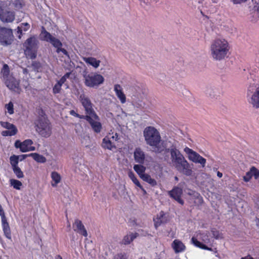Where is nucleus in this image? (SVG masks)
<instances>
[{"instance_id": "1", "label": "nucleus", "mask_w": 259, "mask_h": 259, "mask_svg": "<svg viewBox=\"0 0 259 259\" xmlns=\"http://www.w3.org/2000/svg\"><path fill=\"white\" fill-rule=\"evenodd\" d=\"M165 151L170 153L171 163L178 171L187 176L191 175L192 170L190 164L176 148L175 143H171L169 148L165 149Z\"/></svg>"}, {"instance_id": "2", "label": "nucleus", "mask_w": 259, "mask_h": 259, "mask_svg": "<svg viewBox=\"0 0 259 259\" xmlns=\"http://www.w3.org/2000/svg\"><path fill=\"white\" fill-rule=\"evenodd\" d=\"M144 137L147 144L154 148V151L156 153H161L165 149V146L160 144L161 142V136L159 132L153 126H148L144 131Z\"/></svg>"}, {"instance_id": "3", "label": "nucleus", "mask_w": 259, "mask_h": 259, "mask_svg": "<svg viewBox=\"0 0 259 259\" xmlns=\"http://www.w3.org/2000/svg\"><path fill=\"white\" fill-rule=\"evenodd\" d=\"M229 50V44L225 39H216L210 46L211 55L215 60L224 59L227 56Z\"/></svg>"}, {"instance_id": "4", "label": "nucleus", "mask_w": 259, "mask_h": 259, "mask_svg": "<svg viewBox=\"0 0 259 259\" xmlns=\"http://www.w3.org/2000/svg\"><path fill=\"white\" fill-rule=\"evenodd\" d=\"M1 74V78L8 88L18 93H20L19 81L10 73L9 67L7 64H5L3 65Z\"/></svg>"}, {"instance_id": "5", "label": "nucleus", "mask_w": 259, "mask_h": 259, "mask_svg": "<svg viewBox=\"0 0 259 259\" xmlns=\"http://www.w3.org/2000/svg\"><path fill=\"white\" fill-rule=\"evenodd\" d=\"M41 40L50 42L56 49L57 54L62 53L64 55L70 58L68 52L64 48H62L63 44L57 38L53 36L50 32H48L44 27H42L41 33L39 35Z\"/></svg>"}, {"instance_id": "6", "label": "nucleus", "mask_w": 259, "mask_h": 259, "mask_svg": "<svg viewBox=\"0 0 259 259\" xmlns=\"http://www.w3.org/2000/svg\"><path fill=\"white\" fill-rule=\"evenodd\" d=\"M213 239L209 232L207 231L200 232L191 239V242L194 245L208 250H210L211 248L207 247L206 244L211 245Z\"/></svg>"}, {"instance_id": "7", "label": "nucleus", "mask_w": 259, "mask_h": 259, "mask_svg": "<svg viewBox=\"0 0 259 259\" xmlns=\"http://www.w3.org/2000/svg\"><path fill=\"white\" fill-rule=\"evenodd\" d=\"M36 131L44 138L49 137L52 134V127L49 120L45 115L39 116L35 122Z\"/></svg>"}, {"instance_id": "8", "label": "nucleus", "mask_w": 259, "mask_h": 259, "mask_svg": "<svg viewBox=\"0 0 259 259\" xmlns=\"http://www.w3.org/2000/svg\"><path fill=\"white\" fill-rule=\"evenodd\" d=\"M84 84L90 88H97L104 81L103 76L96 72H91L83 75Z\"/></svg>"}, {"instance_id": "9", "label": "nucleus", "mask_w": 259, "mask_h": 259, "mask_svg": "<svg viewBox=\"0 0 259 259\" xmlns=\"http://www.w3.org/2000/svg\"><path fill=\"white\" fill-rule=\"evenodd\" d=\"M37 40L34 36L28 38L24 43L25 48V53L31 59H34L36 57Z\"/></svg>"}, {"instance_id": "10", "label": "nucleus", "mask_w": 259, "mask_h": 259, "mask_svg": "<svg viewBox=\"0 0 259 259\" xmlns=\"http://www.w3.org/2000/svg\"><path fill=\"white\" fill-rule=\"evenodd\" d=\"M84 120L89 123L95 133L99 134L101 132L102 124L100 122V118L96 112L91 115H85Z\"/></svg>"}, {"instance_id": "11", "label": "nucleus", "mask_w": 259, "mask_h": 259, "mask_svg": "<svg viewBox=\"0 0 259 259\" xmlns=\"http://www.w3.org/2000/svg\"><path fill=\"white\" fill-rule=\"evenodd\" d=\"M78 99L84 108L85 115H91L96 113L93 108L94 105L87 95L82 93L79 95Z\"/></svg>"}, {"instance_id": "12", "label": "nucleus", "mask_w": 259, "mask_h": 259, "mask_svg": "<svg viewBox=\"0 0 259 259\" xmlns=\"http://www.w3.org/2000/svg\"><path fill=\"white\" fill-rule=\"evenodd\" d=\"M13 38L12 30L0 26V44L7 46L11 44Z\"/></svg>"}, {"instance_id": "13", "label": "nucleus", "mask_w": 259, "mask_h": 259, "mask_svg": "<svg viewBox=\"0 0 259 259\" xmlns=\"http://www.w3.org/2000/svg\"><path fill=\"white\" fill-rule=\"evenodd\" d=\"M184 151L188 155V158L190 160L195 163L200 164L202 167L205 166L206 159L200 156L198 153L188 147H186L184 149Z\"/></svg>"}, {"instance_id": "14", "label": "nucleus", "mask_w": 259, "mask_h": 259, "mask_svg": "<svg viewBox=\"0 0 259 259\" xmlns=\"http://www.w3.org/2000/svg\"><path fill=\"white\" fill-rule=\"evenodd\" d=\"M15 18V12L6 10L4 2H1L0 3V20L3 22L11 23L14 21Z\"/></svg>"}, {"instance_id": "15", "label": "nucleus", "mask_w": 259, "mask_h": 259, "mask_svg": "<svg viewBox=\"0 0 259 259\" xmlns=\"http://www.w3.org/2000/svg\"><path fill=\"white\" fill-rule=\"evenodd\" d=\"M0 125L7 130L2 131L1 134L3 136H13L15 135L17 132V128L15 125L8 122L1 121Z\"/></svg>"}, {"instance_id": "16", "label": "nucleus", "mask_w": 259, "mask_h": 259, "mask_svg": "<svg viewBox=\"0 0 259 259\" xmlns=\"http://www.w3.org/2000/svg\"><path fill=\"white\" fill-rule=\"evenodd\" d=\"M249 5L252 17L251 21L254 22L258 21L259 20V2H256L251 0Z\"/></svg>"}, {"instance_id": "17", "label": "nucleus", "mask_w": 259, "mask_h": 259, "mask_svg": "<svg viewBox=\"0 0 259 259\" xmlns=\"http://www.w3.org/2000/svg\"><path fill=\"white\" fill-rule=\"evenodd\" d=\"M182 194L183 190L179 187H174L171 190L168 191L169 195L181 205L184 204V201L181 199Z\"/></svg>"}, {"instance_id": "18", "label": "nucleus", "mask_w": 259, "mask_h": 259, "mask_svg": "<svg viewBox=\"0 0 259 259\" xmlns=\"http://www.w3.org/2000/svg\"><path fill=\"white\" fill-rule=\"evenodd\" d=\"M134 159L136 162L139 164H144L146 155L145 152L140 148H136L134 153Z\"/></svg>"}, {"instance_id": "19", "label": "nucleus", "mask_w": 259, "mask_h": 259, "mask_svg": "<svg viewBox=\"0 0 259 259\" xmlns=\"http://www.w3.org/2000/svg\"><path fill=\"white\" fill-rule=\"evenodd\" d=\"M74 230L77 233L82 235L84 237H87V231L82 222L78 220H76L73 224Z\"/></svg>"}, {"instance_id": "20", "label": "nucleus", "mask_w": 259, "mask_h": 259, "mask_svg": "<svg viewBox=\"0 0 259 259\" xmlns=\"http://www.w3.org/2000/svg\"><path fill=\"white\" fill-rule=\"evenodd\" d=\"M33 142L31 140L27 139L20 144V151L22 152L34 151L35 148L32 146Z\"/></svg>"}, {"instance_id": "21", "label": "nucleus", "mask_w": 259, "mask_h": 259, "mask_svg": "<svg viewBox=\"0 0 259 259\" xmlns=\"http://www.w3.org/2000/svg\"><path fill=\"white\" fill-rule=\"evenodd\" d=\"M138 236L139 234L137 232H130L123 237L120 243L124 245L130 244Z\"/></svg>"}, {"instance_id": "22", "label": "nucleus", "mask_w": 259, "mask_h": 259, "mask_svg": "<svg viewBox=\"0 0 259 259\" xmlns=\"http://www.w3.org/2000/svg\"><path fill=\"white\" fill-rule=\"evenodd\" d=\"M114 91L116 95L122 104H124L126 102V97L122 91V89L120 85L116 84L114 85Z\"/></svg>"}, {"instance_id": "23", "label": "nucleus", "mask_w": 259, "mask_h": 259, "mask_svg": "<svg viewBox=\"0 0 259 259\" xmlns=\"http://www.w3.org/2000/svg\"><path fill=\"white\" fill-rule=\"evenodd\" d=\"M2 227L5 237L8 239H11V231L7 219L2 220Z\"/></svg>"}, {"instance_id": "24", "label": "nucleus", "mask_w": 259, "mask_h": 259, "mask_svg": "<svg viewBox=\"0 0 259 259\" xmlns=\"http://www.w3.org/2000/svg\"><path fill=\"white\" fill-rule=\"evenodd\" d=\"M172 247L176 253H179L185 250V246L182 241L179 240H175L172 243Z\"/></svg>"}, {"instance_id": "25", "label": "nucleus", "mask_w": 259, "mask_h": 259, "mask_svg": "<svg viewBox=\"0 0 259 259\" xmlns=\"http://www.w3.org/2000/svg\"><path fill=\"white\" fill-rule=\"evenodd\" d=\"M83 60L87 64L93 66L95 68H97L101 62L100 60L92 57H84Z\"/></svg>"}, {"instance_id": "26", "label": "nucleus", "mask_w": 259, "mask_h": 259, "mask_svg": "<svg viewBox=\"0 0 259 259\" xmlns=\"http://www.w3.org/2000/svg\"><path fill=\"white\" fill-rule=\"evenodd\" d=\"M250 103L253 107L256 108H259V87L252 95Z\"/></svg>"}, {"instance_id": "27", "label": "nucleus", "mask_w": 259, "mask_h": 259, "mask_svg": "<svg viewBox=\"0 0 259 259\" xmlns=\"http://www.w3.org/2000/svg\"><path fill=\"white\" fill-rule=\"evenodd\" d=\"M51 177L52 180L51 183L52 186L53 187H56L61 181V177L60 175L56 171H53L51 174Z\"/></svg>"}, {"instance_id": "28", "label": "nucleus", "mask_w": 259, "mask_h": 259, "mask_svg": "<svg viewBox=\"0 0 259 259\" xmlns=\"http://www.w3.org/2000/svg\"><path fill=\"white\" fill-rule=\"evenodd\" d=\"M30 27V25L27 22L21 23L20 26L17 27V33L18 34V37L21 39V35H22V31H27Z\"/></svg>"}, {"instance_id": "29", "label": "nucleus", "mask_w": 259, "mask_h": 259, "mask_svg": "<svg viewBox=\"0 0 259 259\" xmlns=\"http://www.w3.org/2000/svg\"><path fill=\"white\" fill-rule=\"evenodd\" d=\"M102 146L104 148L112 150L113 148H115V146L111 142L110 138L105 137L103 139Z\"/></svg>"}, {"instance_id": "30", "label": "nucleus", "mask_w": 259, "mask_h": 259, "mask_svg": "<svg viewBox=\"0 0 259 259\" xmlns=\"http://www.w3.org/2000/svg\"><path fill=\"white\" fill-rule=\"evenodd\" d=\"M143 164H135L133 168L134 170L138 174L140 177L141 178L143 175H145V171L146 167L144 166Z\"/></svg>"}, {"instance_id": "31", "label": "nucleus", "mask_w": 259, "mask_h": 259, "mask_svg": "<svg viewBox=\"0 0 259 259\" xmlns=\"http://www.w3.org/2000/svg\"><path fill=\"white\" fill-rule=\"evenodd\" d=\"M23 5V0H10L9 6L13 7L16 10H19Z\"/></svg>"}, {"instance_id": "32", "label": "nucleus", "mask_w": 259, "mask_h": 259, "mask_svg": "<svg viewBox=\"0 0 259 259\" xmlns=\"http://www.w3.org/2000/svg\"><path fill=\"white\" fill-rule=\"evenodd\" d=\"M141 179L143 181L146 182L147 183L151 185L152 186H154L157 184L156 180L152 178L151 177L147 174L143 175Z\"/></svg>"}, {"instance_id": "33", "label": "nucleus", "mask_w": 259, "mask_h": 259, "mask_svg": "<svg viewBox=\"0 0 259 259\" xmlns=\"http://www.w3.org/2000/svg\"><path fill=\"white\" fill-rule=\"evenodd\" d=\"M128 177L132 180L133 182L138 187H139L141 190H142L144 193H146V191L144 190L142 186L141 185L140 183L137 179L135 174L132 172L130 171L128 173Z\"/></svg>"}, {"instance_id": "34", "label": "nucleus", "mask_w": 259, "mask_h": 259, "mask_svg": "<svg viewBox=\"0 0 259 259\" xmlns=\"http://www.w3.org/2000/svg\"><path fill=\"white\" fill-rule=\"evenodd\" d=\"M30 155L37 162L44 163L46 161V158L44 156L36 153H31Z\"/></svg>"}, {"instance_id": "35", "label": "nucleus", "mask_w": 259, "mask_h": 259, "mask_svg": "<svg viewBox=\"0 0 259 259\" xmlns=\"http://www.w3.org/2000/svg\"><path fill=\"white\" fill-rule=\"evenodd\" d=\"M164 214V212L161 211L158 214H157V217L155 219H154V225L156 228L159 226L162 223V218Z\"/></svg>"}, {"instance_id": "36", "label": "nucleus", "mask_w": 259, "mask_h": 259, "mask_svg": "<svg viewBox=\"0 0 259 259\" xmlns=\"http://www.w3.org/2000/svg\"><path fill=\"white\" fill-rule=\"evenodd\" d=\"M10 184L14 189L16 190H20L22 186V183L19 180L16 179H10Z\"/></svg>"}, {"instance_id": "37", "label": "nucleus", "mask_w": 259, "mask_h": 259, "mask_svg": "<svg viewBox=\"0 0 259 259\" xmlns=\"http://www.w3.org/2000/svg\"><path fill=\"white\" fill-rule=\"evenodd\" d=\"M19 156L13 155L10 157V162L11 164L12 168L18 166Z\"/></svg>"}, {"instance_id": "38", "label": "nucleus", "mask_w": 259, "mask_h": 259, "mask_svg": "<svg viewBox=\"0 0 259 259\" xmlns=\"http://www.w3.org/2000/svg\"><path fill=\"white\" fill-rule=\"evenodd\" d=\"M14 174L18 179H21L24 177L23 171L19 166L12 168Z\"/></svg>"}, {"instance_id": "39", "label": "nucleus", "mask_w": 259, "mask_h": 259, "mask_svg": "<svg viewBox=\"0 0 259 259\" xmlns=\"http://www.w3.org/2000/svg\"><path fill=\"white\" fill-rule=\"evenodd\" d=\"M249 172L251 176H253L255 179H257L259 178V170L254 166H252L250 168Z\"/></svg>"}, {"instance_id": "40", "label": "nucleus", "mask_w": 259, "mask_h": 259, "mask_svg": "<svg viewBox=\"0 0 259 259\" xmlns=\"http://www.w3.org/2000/svg\"><path fill=\"white\" fill-rule=\"evenodd\" d=\"M70 114L72 116L77 117L79 119H84L85 115H80L77 113H76L74 110H71L69 112Z\"/></svg>"}, {"instance_id": "41", "label": "nucleus", "mask_w": 259, "mask_h": 259, "mask_svg": "<svg viewBox=\"0 0 259 259\" xmlns=\"http://www.w3.org/2000/svg\"><path fill=\"white\" fill-rule=\"evenodd\" d=\"M62 85L57 82L55 84L53 88V92L54 94H58L60 93Z\"/></svg>"}, {"instance_id": "42", "label": "nucleus", "mask_w": 259, "mask_h": 259, "mask_svg": "<svg viewBox=\"0 0 259 259\" xmlns=\"http://www.w3.org/2000/svg\"><path fill=\"white\" fill-rule=\"evenodd\" d=\"M211 233L213 237L217 239L221 238L222 237V235L220 233V232L215 229H212L211 230Z\"/></svg>"}, {"instance_id": "43", "label": "nucleus", "mask_w": 259, "mask_h": 259, "mask_svg": "<svg viewBox=\"0 0 259 259\" xmlns=\"http://www.w3.org/2000/svg\"><path fill=\"white\" fill-rule=\"evenodd\" d=\"M6 108L8 110V112L10 114H12L14 113L13 104L12 102H10L8 104H6Z\"/></svg>"}, {"instance_id": "44", "label": "nucleus", "mask_w": 259, "mask_h": 259, "mask_svg": "<svg viewBox=\"0 0 259 259\" xmlns=\"http://www.w3.org/2000/svg\"><path fill=\"white\" fill-rule=\"evenodd\" d=\"M251 177H252L249 171L247 172L245 176H244L243 177V180L245 182H247L250 180Z\"/></svg>"}, {"instance_id": "45", "label": "nucleus", "mask_w": 259, "mask_h": 259, "mask_svg": "<svg viewBox=\"0 0 259 259\" xmlns=\"http://www.w3.org/2000/svg\"><path fill=\"white\" fill-rule=\"evenodd\" d=\"M114 259H126V254L124 253H119L114 256Z\"/></svg>"}, {"instance_id": "46", "label": "nucleus", "mask_w": 259, "mask_h": 259, "mask_svg": "<svg viewBox=\"0 0 259 259\" xmlns=\"http://www.w3.org/2000/svg\"><path fill=\"white\" fill-rule=\"evenodd\" d=\"M0 216L1 217V221L7 219L1 205H0Z\"/></svg>"}, {"instance_id": "47", "label": "nucleus", "mask_w": 259, "mask_h": 259, "mask_svg": "<svg viewBox=\"0 0 259 259\" xmlns=\"http://www.w3.org/2000/svg\"><path fill=\"white\" fill-rule=\"evenodd\" d=\"M82 128L80 124H76L75 125V131L76 133L79 135L80 133V130H82Z\"/></svg>"}, {"instance_id": "48", "label": "nucleus", "mask_w": 259, "mask_h": 259, "mask_svg": "<svg viewBox=\"0 0 259 259\" xmlns=\"http://www.w3.org/2000/svg\"><path fill=\"white\" fill-rule=\"evenodd\" d=\"M66 79L62 76L59 80L57 81L58 83H60L61 85H62L63 83L66 81Z\"/></svg>"}, {"instance_id": "49", "label": "nucleus", "mask_w": 259, "mask_h": 259, "mask_svg": "<svg viewBox=\"0 0 259 259\" xmlns=\"http://www.w3.org/2000/svg\"><path fill=\"white\" fill-rule=\"evenodd\" d=\"M235 4H240L242 2L246 1V0H231Z\"/></svg>"}, {"instance_id": "50", "label": "nucleus", "mask_w": 259, "mask_h": 259, "mask_svg": "<svg viewBox=\"0 0 259 259\" xmlns=\"http://www.w3.org/2000/svg\"><path fill=\"white\" fill-rule=\"evenodd\" d=\"M22 142H20L19 141L17 140L15 142V146L16 148H19L20 149V144Z\"/></svg>"}, {"instance_id": "51", "label": "nucleus", "mask_w": 259, "mask_h": 259, "mask_svg": "<svg viewBox=\"0 0 259 259\" xmlns=\"http://www.w3.org/2000/svg\"><path fill=\"white\" fill-rule=\"evenodd\" d=\"M70 73V72H67L63 76V77L66 80L69 77Z\"/></svg>"}, {"instance_id": "52", "label": "nucleus", "mask_w": 259, "mask_h": 259, "mask_svg": "<svg viewBox=\"0 0 259 259\" xmlns=\"http://www.w3.org/2000/svg\"><path fill=\"white\" fill-rule=\"evenodd\" d=\"M110 139H112L113 140H114L115 141H117L118 140V135L117 134H115V135L112 136Z\"/></svg>"}, {"instance_id": "53", "label": "nucleus", "mask_w": 259, "mask_h": 259, "mask_svg": "<svg viewBox=\"0 0 259 259\" xmlns=\"http://www.w3.org/2000/svg\"><path fill=\"white\" fill-rule=\"evenodd\" d=\"M241 259H254L252 257H251L250 255H247L246 256L242 257Z\"/></svg>"}, {"instance_id": "54", "label": "nucleus", "mask_w": 259, "mask_h": 259, "mask_svg": "<svg viewBox=\"0 0 259 259\" xmlns=\"http://www.w3.org/2000/svg\"><path fill=\"white\" fill-rule=\"evenodd\" d=\"M217 176H218L219 178H222V177H223V174H222V172H221L220 171H218L217 172Z\"/></svg>"}, {"instance_id": "55", "label": "nucleus", "mask_w": 259, "mask_h": 259, "mask_svg": "<svg viewBox=\"0 0 259 259\" xmlns=\"http://www.w3.org/2000/svg\"><path fill=\"white\" fill-rule=\"evenodd\" d=\"M23 72L24 74H27L28 73V70L26 68H24L23 69Z\"/></svg>"}, {"instance_id": "56", "label": "nucleus", "mask_w": 259, "mask_h": 259, "mask_svg": "<svg viewBox=\"0 0 259 259\" xmlns=\"http://www.w3.org/2000/svg\"><path fill=\"white\" fill-rule=\"evenodd\" d=\"M56 259H63V258H62V257L60 255H58L56 256Z\"/></svg>"}, {"instance_id": "57", "label": "nucleus", "mask_w": 259, "mask_h": 259, "mask_svg": "<svg viewBox=\"0 0 259 259\" xmlns=\"http://www.w3.org/2000/svg\"><path fill=\"white\" fill-rule=\"evenodd\" d=\"M22 158L20 159L21 161L26 157V156L25 155H22Z\"/></svg>"}, {"instance_id": "58", "label": "nucleus", "mask_w": 259, "mask_h": 259, "mask_svg": "<svg viewBox=\"0 0 259 259\" xmlns=\"http://www.w3.org/2000/svg\"><path fill=\"white\" fill-rule=\"evenodd\" d=\"M28 85V82H26V85H24V87L25 88H27V86Z\"/></svg>"}, {"instance_id": "59", "label": "nucleus", "mask_w": 259, "mask_h": 259, "mask_svg": "<svg viewBox=\"0 0 259 259\" xmlns=\"http://www.w3.org/2000/svg\"><path fill=\"white\" fill-rule=\"evenodd\" d=\"M175 180H177V181H178V177H175Z\"/></svg>"}, {"instance_id": "60", "label": "nucleus", "mask_w": 259, "mask_h": 259, "mask_svg": "<svg viewBox=\"0 0 259 259\" xmlns=\"http://www.w3.org/2000/svg\"><path fill=\"white\" fill-rule=\"evenodd\" d=\"M68 227L70 228V224L68 225Z\"/></svg>"}, {"instance_id": "61", "label": "nucleus", "mask_w": 259, "mask_h": 259, "mask_svg": "<svg viewBox=\"0 0 259 259\" xmlns=\"http://www.w3.org/2000/svg\"><path fill=\"white\" fill-rule=\"evenodd\" d=\"M0 241H1V242L2 241V238L1 237H0Z\"/></svg>"}, {"instance_id": "62", "label": "nucleus", "mask_w": 259, "mask_h": 259, "mask_svg": "<svg viewBox=\"0 0 259 259\" xmlns=\"http://www.w3.org/2000/svg\"><path fill=\"white\" fill-rule=\"evenodd\" d=\"M87 138L89 139V136H87L86 137Z\"/></svg>"}]
</instances>
